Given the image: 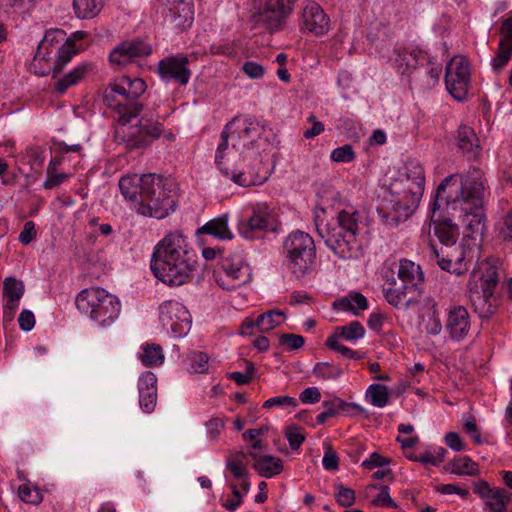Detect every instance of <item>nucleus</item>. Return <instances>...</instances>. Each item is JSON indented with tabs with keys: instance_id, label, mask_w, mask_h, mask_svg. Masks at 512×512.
Returning a JSON list of instances; mask_svg holds the SVG:
<instances>
[{
	"instance_id": "f257e3e1",
	"label": "nucleus",
	"mask_w": 512,
	"mask_h": 512,
	"mask_svg": "<svg viewBox=\"0 0 512 512\" xmlns=\"http://www.w3.org/2000/svg\"><path fill=\"white\" fill-rule=\"evenodd\" d=\"M488 191L484 173L476 167L466 173H455L444 178L436 190L433 212L438 201H444L452 210L459 209L466 236L482 237L486 232L485 199Z\"/></svg>"
},
{
	"instance_id": "f03ea898",
	"label": "nucleus",
	"mask_w": 512,
	"mask_h": 512,
	"mask_svg": "<svg viewBox=\"0 0 512 512\" xmlns=\"http://www.w3.org/2000/svg\"><path fill=\"white\" fill-rule=\"evenodd\" d=\"M119 189L143 216L163 219L175 210L176 184L170 178L155 173L126 175L119 180Z\"/></svg>"
},
{
	"instance_id": "7ed1b4c3",
	"label": "nucleus",
	"mask_w": 512,
	"mask_h": 512,
	"mask_svg": "<svg viewBox=\"0 0 512 512\" xmlns=\"http://www.w3.org/2000/svg\"><path fill=\"white\" fill-rule=\"evenodd\" d=\"M150 267L163 283L181 286L193 279L197 255L182 233L171 232L154 247Z\"/></svg>"
},
{
	"instance_id": "20e7f679",
	"label": "nucleus",
	"mask_w": 512,
	"mask_h": 512,
	"mask_svg": "<svg viewBox=\"0 0 512 512\" xmlns=\"http://www.w3.org/2000/svg\"><path fill=\"white\" fill-rule=\"evenodd\" d=\"M425 172L419 161L405 162L400 177L390 185L393 196L392 212L386 216L388 223L397 225L406 220L418 207L424 193Z\"/></svg>"
},
{
	"instance_id": "39448f33",
	"label": "nucleus",
	"mask_w": 512,
	"mask_h": 512,
	"mask_svg": "<svg viewBox=\"0 0 512 512\" xmlns=\"http://www.w3.org/2000/svg\"><path fill=\"white\" fill-rule=\"evenodd\" d=\"M502 263L497 258H487L477 263L471 278H478L477 281L470 280L469 299L474 312L482 320L491 319L498 311L501 301L495 295L496 287L500 282V270Z\"/></svg>"
},
{
	"instance_id": "423d86ee",
	"label": "nucleus",
	"mask_w": 512,
	"mask_h": 512,
	"mask_svg": "<svg viewBox=\"0 0 512 512\" xmlns=\"http://www.w3.org/2000/svg\"><path fill=\"white\" fill-rule=\"evenodd\" d=\"M359 223L360 213L352 206L339 210L333 225L323 226L319 215H315L318 234L334 254L342 259H350L357 255Z\"/></svg>"
},
{
	"instance_id": "0eeeda50",
	"label": "nucleus",
	"mask_w": 512,
	"mask_h": 512,
	"mask_svg": "<svg viewBox=\"0 0 512 512\" xmlns=\"http://www.w3.org/2000/svg\"><path fill=\"white\" fill-rule=\"evenodd\" d=\"M397 267V278L393 270L391 277L386 276L383 295L392 307L407 309L419 302L423 293L424 273L420 265L405 258L399 261Z\"/></svg>"
},
{
	"instance_id": "6e6552de",
	"label": "nucleus",
	"mask_w": 512,
	"mask_h": 512,
	"mask_svg": "<svg viewBox=\"0 0 512 512\" xmlns=\"http://www.w3.org/2000/svg\"><path fill=\"white\" fill-rule=\"evenodd\" d=\"M146 88L147 85L143 79L122 75L104 90L103 102L117 114L118 125H127L141 113L143 105L138 99L144 94Z\"/></svg>"
},
{
	"instance_id": "1a4fd4ad",
	"label": "nucleus",
	"mask_w": 512,
	"mask_h": 512,
	"mask_svg": "<svg viewBox=\"0 0 512 512\" xmlns=\"http://www.w3.org/2000/svg\"><path fill=\"white\" fill-rule=\"evenodd\" d=\"M77 309L107 327L114 323L121 312L120 300L101 287H89L78 293L75 299Z\"/></svg>"
},
{
	"instance_id": "9d476101",
	"label": "nucleus",
	"mask_w": 512,
	"mask_h": 512,
	"mask_svg": "<svg viewBox=\"0 0 512 512\" xmlns=\"http://www.w3.org/2000/svg\"><path fill=\"white\" fill-rule=\"evenodd\" d=\"M283 247L292 273L298 278L305 275L316 257L313 238L302 231H293L284 241Z\"/></svg>"
},
{
	"instance_id": "9b49d317",
	"label": "nucleus",
	"mask_w": 512,
	"mask_h": 512,
	"mask_svg": "<svg viewBox=\"0 0 512 512\" xmlns=\"http://www.w3.org/2000/svg\"><path fill=\"white\" fill-rule=\"evenodd\" d=\"M429 251L442 270L457 276L464 275L469 270L478 254L475 249L464 245L438 247L432 243L429 245Z\"/></svg>"
},
{
	"instance_id": "f8f14e48",
	"label": "nucleus",
	"mask_w": 512,
	"mask_h": 512,
	"mask_svg": "<svg viewBox=\"0 0 512 512\" xmlns=\"http://www.w3.org/2000/svg\"><path fill=\"white\" fill-rule=\"evenodd\" d=\"M162 123L142 117L138 124L121 126L116 129L115 137L125 144L129 150L148 147L163 133Z\"/></svg>"
},
{
	"instance_id": "ddd939ff",
	"label": "nucleus",
	"mask_w": 512,
	"mask_h": 512,
	"mask_svg": "<svg viewBox=\"0 0 512 512\" xmlns=\"http://www.w3.org/2000/svg\"><path fill=\"white\" fill-rule=\"evenodd\" d=\"M37 50L44 55L54 57L58 61V66H66L71 59L78 53L76 43L62 29L48 30L42 41L39 43Z\"/></svg>"
},
{
	"instance_id": "4468645a",
	"label": "nucleus",
	"mask_w": 512,
	"mask_h": 512,
	"mask_svg": "<svg viewBox=\"0 0 512 512\" xmlns=\"http://www.w3.org/2000/svg\"><path fill=\"white\" fill-rule=\"evenodd\" d=\"M230 137L232 138V125L227 124L221 132V142L218 145L215 155V161L219 169L226 176L231 174L232 181L240 186L249 187L261 183L262 178L255 172L254 166L250 164H244L234 170L222 167L223 153L228 148Z\"/></svg>"
},
{
	"instance_id": "2eb2a0df",
	"label": "nucleus",
	"mask_w": 512,
	"mask_h": 512,
	"mask_svg": "<svg viewBox=\"0 0 512 512\" xmlns=\"http://www.w3.org/2000/svg\"><path fill=\"white\" fill-rule=\"evenodd\" d=\"M255 23L262 25L269 32L281 30L296 0H262Z\"/></svg>"
},
{
	"instance_id": "dca6fc26",
	"label": "nucleus",
	"mask_w": 512,
	"mask_h": 512,
	"mask_svg": "<svg viewBox=\"0 0 512 512\" xmlns=\"http://www.w3.org/2000/svg\"><path fill=\"white\" fill-rule=\"evenodd\" d=\"M445 83L452 97L459 101L465 99L470 84V65L467 58L456 56L448 62Z\"/></svg>"
},
{
	"instance_id": "f3484780",
	"label": "nucleus",
	"mask_w": 512,
	"mask_h": 512,
	"mask_svg": "<svg viewBox=\"0 0 512 512\" xmlns=\"http://www.w3.org/2000/svg\"><path fill=\"white\" fill-rule=\"evenodd\" d=\"M239 233L246 239H253L257 232L275 231L274 212L266 203H258L251 209V215L240 221Z\"/></svg>"
},
{
	"instance_id": "a211bd4d",
	"label": "nucleus",
	"mask_w": 512,
	"mask_h": 512,
	"mask_svg": "<svg viewBox=\"0 0 512 512\" xmlns=\"http://www.w3.org/2000/svg\"><path fill=\"white\" fill-rule=\"evenodd\" d=\"M214 276L219 286L231 290L246 282L247 266L240 255H227L221 260L219 271H216Z\"/></svg>"
},
{
	"instance_id": "6ab92c4d",
	"label": "nucleus",
	"mask_w": 512,
	"mask_h": 512,
	"mask_svg": "<svg viewBox=\"0 0 512 512\" xmlns=\"http://www.w3.org/2000/svg\"><path fill=\"white\" fill-rule=\"evenodd\" d=\"M160 320L164 327L176 335H181L189 330L191 316L183 304L169 300L160 306Z\"/></svg>"
},
{
	"instance_id": "aec40b11",
	"label": "nucleus",
	"mask_w": 512,
	"mask_h": 512,
	"mask_svg": "<svg viewBox=\"0 0 512 512\" xmlns=\"http://www.w3.org/2000/svg\"><path fill=\"white\" fill-rule=\"evenodd\" d=\"M189 63L188 56L183 54L165 57L158 62V73L164 80L185 86L191 78Z\"/></svg>"
},
{
	"instance_id": "412c9836",
	"label": "nucleus",
	"mask_w": 512,
	"mask_h": 512,
	"mask_svg": "<svg viewBox=\"0 0 512 512\" xmlns=\"http://www.w3.org/2000/svg\"><path fill=\"white\" fill-rule=\"evenodd\" d=\"M152 53V47L142 39L121 42L110 53L109 60L118 66H125L137 58L147 57Z\"/></svg>"
},
{
	"instance_id": "4be33fe9",
	"label": "nucleus",
	"mask_w": 512,
	"mask_h": 512,
	"mask_svg": "<svg viewBox=\"0 0 512 512\" xmlns=\"http://www.w3.org/2000/svg\"><path fill=\"white\" fill-rule=\"evenodd\" d=\"M474 493L485 500V505L492 512H505L511 502V493L504 488L491 487L486 481L474 485Z\"/></svg>"
},
{
	"instance_id": "5701e85b",
	"label": "nucleus",
	"mask_w": 512,
	"mask_h": 512,
	"mask_svg": "<svg viewBox=\"0 0 512 512\" xmlns=\"http://www.w3.org/2000/svg\"><path fill=\"white\" fill-rule=\"evenodd\" d=\"M228 125H232V140H243L242 146L253 145L265 130V124L254 117H235Z\"/></svg>"
},
{
	"instance_id": "b1692460",
	"label": "nucleus",
	"mask_w": 512,
	"mask_h": 512,
	"mask_svg": "<svg viewBox=\"0 0 512 512\" xmlns=\"http://www.w3.org/2000/svg\"><path fill=\"white\" fill-rule=\"evenodd\" d=\"M500 41L491 61L494 72L502 71L512 59V14L502 21L500 27Z\"/></svg>"
},
{
	"instance_id": "393cba45",
	"label": "nucleus",
	"mask_w": 512,
	"mask_h": 512,
	"mask_svg": "<svg viewBox=\"0 0 512 512\" xmlns=\"http://www.w3.org/2000/svg\"><path fill=\"white\" fill-rule=\"evenodd\" d=\"M445 329L454 341L464 340L471 329V318L466 307L461 305L449 309Z\"/></svg>"
},
{
	"instance_id": "a878e982",
	"label": "nucleus",
	"mask_w": 512,
	"mask_h": 512,
	"mask_svg": "<svg viewBox=\"0 0 512 512\" xmlns=\"http://www.w3.org/2000/svg\"><path fill=\"white\" fill-rule=\"evenodd\" d=\"M166 6L168 19L176 28L185 29L193 22V3L191 0H160Z\"/></svg>"
},
{
	"instance_id": "bb28decb",
	"label": "nucleus",
	"mask_w": 512,
	"mask_h": 512,
	"mask_svg": "<svg viewBox=\"0 0 512 512\" xmlns=\"http://www.w3.org/2000/svg\"><path fill=\"white\" fill-rule=\"evenodd\" d=\"M329 17L316 2H309L302 12V28L315 35H323L329 30Z\"/></svg>"
},
{
	"instance_id": "cd10ccee",
	"label": "nucleus",
	"mask_w": 512,
	"mask_h": 512,
	"mask_svg": "<svg viewBox=\"0 0 512 512\" xmlns=\"http://www.w3.org/2000/svg\"><path fill=\"white\" fill-rule=\"evenodd\" d=\"M395 62L399 68L403 69V74H413V78L415 79V75L417 71H419L420 66L428 62V54L419 49L409 51L404 48L397 51Z\"/></svg>"
},
{
	"instance_id": "c85d7f7f",
	"label": "nucleus",
	"mask_w": 512,
	"mask_h": 512,
	"mask_svg": "<svg viewBox=\"0 0 512 512\" xmlns=\"http://www.w3.org/2000/svg\"><path fill=\"white\" fill-rule=\"evenodd\" d=\"M456 141L457 147L469 160L476 159L480 154L479 139L474 129L470 126L462 124L458 127Z\"/></svg>"
},
{
	"instance_id": "c756f323",
	"label": "nucleus",
	"mask_w": 512,
	"mask_h": 512,
	"mask_svg": "<svg viewBox=\"0 0 512 512\" xmlns=\"http://www.w3.org/2000/svg\"><path fill=\"white\" fill-rule=\"evenodd\" d=\"M24 294V284L13 277H7L3 282V296L6 303L3 307L4 316L12 317V312L17 308L18 301Z\"/></svg>"
},
{
	"instance_id": "7c9ffc66",
	"label": "nucleus",
	"mask_w": 512,
	"mask_h": 512,
	"mask_svg": "<svg viewBox=\"0 0 512 512\" xmlns=\"http://www.w3.org/2000/svg\"><path fill=\"white\" fill-rule=\"evenodd\" d=\"M249 455L255 459L253 468L262 477L272 478L283 471V461L273 456H259L256 452H249Z\"/></svg>"
},
{
	"instance_id": "2f4dec72",
	"label": "nucleus",
	"mask_w": 512,
	"mask_h": 512,
	"mask_svg": "<svg viewBox=\"0 0 512 512\" xmlns=\"http://www.w3.org/2000/svg\"><path fill=\"white\" fill-rule=\"evenodd\" d=\"M57 59L41 53L40 50L36 51L33 60L30 63V71L38 76H46L50 73L53 78H57L65 66H58Z\"/></svg>"
},
{
	"instance_id": "473e14b6",
	"label": "nucleus",
	"mask_w": 512,
	"mask_h": 512,
	"mask_svg": "<svg viewBox=\"0 0 512 512\" xmlns=\"http://www.w3.org/2000/svg\"><path fill=\"white\" fill-rule=\"evenodd\" d=\"M197 235H211L220 240H230L233 235L228 227V215L224 214L211 219L198 228Z\"/></svg>"
},
{
	"instance_id": "72a5a7b5",
	"label": "nucleus",
	"mask_w": 512,
	"mask_h": 512,
	"mask_svg": "<svg viewBox=\"0 0 512 512\" xmlns=\"http://www.w3.org/2000/svg\"><path fill=\"white\" fill-rule=\"evenodd\" d=\"M324 410L318 414L316 421L318 424H324L327 419L336 416L340 412H348L349 410L362 413L364 409L356 403H346L340 398H335L322 403Z\"/></svg>"
},
{
	"instance_id": "f704fd0d",
	"label": "nucleus",
	"mask_w": 512,
	"mask_h": 512,
	"mask_svg": "<svg viewBox=\"0 0 512 512\" xmlns=\"http://www.w3.org/2000/svg\"><path fill=\"white\" fill-rule=\"evenodd\" d=\"M434 234L439 239V247L454 246L459 237V228L451 219L445 218L434 222Z\"/></svg>"
},
{
	"instance_id": "c9c22d12",
	"label": "nucleus",
	"mask_w": 512,
	"mask_h": 512,
	"mask_svg": "<svg viewBox=\"0 0 512 512\" xmlns=\"http://www.w3.org/2000/svg\"><path fill=\"white\" fill-rule=\"evenodd\" d=\"M441 72L442 65L428 55V62L420 66L414 80L421 81L423 86L430 88L438 82Z\"/></svg>"
},
{
	"instance_id": "e433bc0d",
	"label": "nucleus",
	"mask_w": 512,
	"mask_h": 512,
	"mask_svg": "<svg viewBox=\"0 0 512 512\" xmlns=\"http://www.w3.org/2000/svg\"><path fill=\"white\" fill-rule=\"evenodd\" d=\"M89 69L90 65L87 63L78 65L55 83L54 90L60 94H63L69 87L80 82L85 77Z\"/></svg>"
},
{
	"instance_id": "4c0bfd02",
	"label": "nucleus",
	"mask_w": 512,
	"mask_h": 512,
	"mask_svg": "<svg viewBox=\"0 0 512 512\" xmlns=\"http://www.w3.org/2000/svg\"><path fill=\"white\" fill-rule=\"evenodd\" d=\"M286 319V314L278 309L270 310L259 315L256 319V327L265 333L281 325Z\"/></svg>"
},
{
	"instance_id": "58836bf2",
	"label": "nucleus",
	"mask_w": 512,
	"mask_h": 512,
	"mask_svg": "<svg viewBox=\"0 0 512 512\" xmlns=\"http://www.w3.org/2000/svg\"><path fill=\"white\" fill-rule=\"evenodd\" d=\"M448 465L450 472L456 475L477 476L480 473L479 465L469 456L454 458Z\"/></svg>"
},
{
	"instance_id": "ea45409f",
	"label": "nucleus",
	"mask_w": 512,
	"mask_h": 512,
	"mask_svg": "<svg viewBox=\"0 0 512 512\" xmlns=\"http://www.w3.org/2000/svg\"><path fill=\"white\" fill-rule=\"evenodd\" d=\"M75 14L80 19H90L103 8L102 0H73Z\"/></svg>"
},
{
	"instance_id": "a19ab883",
	"label": "nucleus",
	"mask_w": 512,
	"mask_h": 512,
	"mask_svg": "<svg viewBox=\"0 0 512 512\" xmlns=\"http://www.w3.org/2000/svg\"><path fill=\"white\" fill-rule=\"evenodd\" d=\"M139 359L146 367L159 366L164 362L163 349L159 344L147 343L142 346V353Z\"/></svg>"
},
{
	"instance_id": "79ce46f5",
	"label": "nucleus",
	"mask_w": 512,
	"mask_h": 512,
	"mask_svg": "<svg viewBox=\"0 0 512 512\" xmlns=\"http://www.w3.org/2000/svg\"><path fill=\"white\" fill-rule=\"evenodd\" d=\"M247 455L242 451L231 453L226 460V469L237 478H248L249 473L245 463Z\"/></svg>"
},
{
	"instance_id": "37998d69",
	"label": "nucleus",
	"mask_w": 512,
	"mask_h": 512,
	"mask_svg": "<svg viewBox=\"0 0 512 512\" xmlns=\"http://www.w3.org/2000/svg\"><path fill=\"white\" fill-rule=\"evenodd\" d=\"M332 335H338V340L356 341L365 335V329L359 321H352L347 325L336 327Z\"/></svg>"
},
{
	"instance_id": "c03bdc74",
	"label": "nucleus",
	"mask_w": 512,
	"mask_h": 512,
	"mask_svg": "<svg viewBox=\"0 0 512 512\" xmlns=\"http://www.w3.org/2000/svg\"><path fill=\"white\" fill-rule=\"evenodd\" d=\"M366 397L373 406L382 408L389 403V390L385 385L372 384L366 391Z\"/></svg>"
},
{
	"instance_id": "a18cd8bd",
	"label": "nucleus",
	"mask_w": 512,
	"mask_h": 512,
	"mask_svg": "<svg viewBox=\"0 0 512 512\" xmlns=\"http://www.w3.org/2000/svg\"><path fill=\"white\" fill-rule=\"evenodd\" d=\"M312 372L317 378L322 380L338 379L343 374L341 367L329 362L316 363Z\"/></svg>"
},
{
	"instance_id": "49530a36",
	"label": "nucleus",
	"mask_w": 512,
	"mask_h": 512,
	"mask_svg": "<svg viewBox=\"0 0 512 512\" xmlns=\"http://www.w3.org/2000/svg\"><path fill=\"white\" fill-rule=\"evenodd\" d=\"M325 345L329 349H331L335 352H338L342 356L349 358V359L360 360L364 357V353L352 350L349 347L341 344L340 341L338 340V335H330L327 338Z\"/></svg>"
},
{
	"instance_id": "de8ad7c7",
	"label": "nucleus",
	"mask_w": 512,
	"mask_h": 512,
	"mask_svg": "<svg viewBox=\"0 0 512 512\" xmlns=\"http://www.w3.org/2000/svg\"><path fill=\"white\" fill-rule=\"evenodd\" d=\"M18 494L22 501L38 505L42 502L43 495L41 491L31 484H22L18 488Z\"/></svg>"
},
{
	"instance_id": "09e8293b",
	"label": "nucleus",
	"mask_w": 512,
	"mask_h": 512,
	"mask_svg": "<svg viewBox=\"0 0 512 512\" xmlns=\"http://www.w3.org/2000/svg\"><path fill=\"white\" fill-rule=\"evenodd\" d=\"M34 2L35 0H0V6L7 12L12 10L17 13H24L33 7Z\"/></svg>"
},
{
	"instance_id": "8fccbe9b",
	"label": "nucleus",
	"mask_w": 512,
	"mask_h": 512,
	"mask_svg": "<svg viewBox=\"0 0 512 512\" xmlns=\"http://www.w3.org/2000/svg\"><path fill=\"white\" fill-rule=\"evenodd\" d=\"M140 407L146 413L154 410L157 403V390H143L139 391Z\"/></svg>"
},
{
	"instance_id": "3c124183",
	"label": "nucleus",
	"mask_w": 512,
	"mask_h": 512,
	"mask_svg": "<svg viewBox=\"0 0 512 512\" xmlns=\"http://www.w3.org/2000/svg\"><path fill=\"white\" fill-rule=\"evenodd\" d=\"M330 157L334 162L349 163L355 159V152L350 144H345L334 149Z\"/></svg>"
},
{
	"instance_id": "603ef678",
	"label": "nucleus",
	"mask_w": 512,
	"mask_h": 512,
	"mask_svg": "<svg viewBox=\"0 0 512 512\" xmlns=\"http://www.w3.org/2000/svg\"><path fill=\"white\" fill-rule=\"evenodd\" d=\"M255 367L253 362L245 361V372H232L229 374V379L234 380L238 385H246L250 383L254 375Z\"/></svg>"
},
{
	"instance_id": "864d4df0",
	"label": "nucleus",
	"mask_w": 512,
	"mask_h": 512,
	"mask_svg": "<svg viewBox=\"0 0 512 512\" xmlns=\"http://www.w3.org/2000/svg\"><path fill=\"white\" fill-rule=\"evenodd\" d=\"M285 436L292 450H297L305 441V435L301 432V428L297 426H288L285 429Z\"/></svg>"
},
{
	"instance_id": "5fc2aeb1",
	"label": "nucleus",
	"mask_w": 512,
	"mask_h": 512,
	"mask_svg": "<svg viewBox=\"0 0 512 512\" xmlns=\"http://www.w3.org/2000/svg\"><path fill=\"white\" fill-rule=\"evenodd\" d=\"M322 464L324 469L328 471H335L339 468V457L331 444L325 443Z\"/></svg>"
},
{
	"instance_id": "6e6d98bb",
	"label": "nucleus",
	"mask_w": 512,
	"mask_h": 512,
	"mask_svg": "<svg viewBox=\"0 0 512 512\" xmlns=\"http://www.w3.org/2000/svg\"><path fill=\"white\" fill-rule=\"evenodd\" d=\"M69 178V175L66 173H59L53 171L52 168H47L46 170V180L43 183V187L45 189H53L59 185H61L64 181Z\"/></svg>"
},
{
	"instance_id": "4d7b16f0",
	"label": "nucleus",
	"mask_w": 512,
	"mask_h": 512,
	"mask_svg": "<svg viewBox=\"0 0 512 512\" xmlns=\"http://www.w3.org/2000/svg\"><path fill=\"white\" fill-rule=\"evenodd\" d=\"M280 345H286L290 350H297L303 347L305 339L301 335L283 333L279 336Z\"/></svg>"
},
{
	"instance_id": "13d9d810",
	"label": "nucleus",
	"mask_w": 512,
	"mask_h": 512,
	"mask_svg": "<svg viewBox=\"0 0 512 512\" xmlns=\"http://www.w3.org/2000/svg\"><path fill=\"white\" fill-rule=\"evenodd\" d=\"M337 489V502L343 506V507H349L354 504L355 502V492L354 490L344 487L343 485L339 484L336 486Z\"/></svg>"
},
{
	"instance_id": "bf43d9fd",
	"label": "nucleus",
	"mask_w": 512,
	"mask_h": 512,
	"mask_svg": "<svg viewBox=\"0 0 512 512\" xmlns=\"http://www.w3.org/2000/svg\"><path fill=\"white\" fill-rule=\"evenodd\" d=\"M37 230L33 221H27L24 223L23 230L20 232L18 240L22 245H29L31 242L36 240Z\"/></svg>"
},
{
	"instance_id": "052dcab7",
	"label": "nucleus",
	"mask_w": 512,
	"mask_h": 512,
	"mask_svg": "<svg viewBox=\"0 0 512 512\" xmlns=\"http://www.w3.org/2000/svg\"><path fill=\"white\" fill-rule=\"evenodd\" d=\"M208 437L211 440H216L224 429L225 423L222 418L213 417L205 423Z\"/></svg>"
},
{
	"instance_id": "680f3d73",
	"label": "nucleus",
	"mask_w": 512,
	"mask_h": 512,
	"mask_svg": "<svg viewBox=\"0 0 512 512\" xmlns=\"http://www.w3.org/2000/svg\"><path fill=\"white\" fill-rule=\"evenodd\" d=\"M242 71L251 79H260L265 74V68L255 61H246L242 65Z\"/></svg>"
},
{
	"instance_id": "e2e57ef3",
	"label": "nucleus",
	"mask_w": 512,
	"mask_h": 512,
	"mask_svg": "<svg viewBox=\"0 0 512 512\" xmlns=\"http://www.w3.org/2000/svg\"><path fill=\"white\" fill-rule=\"evenodd\" d=\"M191 367L197 373H204L208 369L209 357L204 352H195L191 357Z\"/></svg>"
},
{
	"instance_id": "0e129e2a",
	"label": "nucleus",
	"mask_w": 512,
	"mask_h": 512,
	"mask_svg": "<svg viewBox=\"0 0 512 512\" xmlns=\"http://www.w3.org/2000/svg\"><path fill=\"white\" fill-rule=\"evenodd\" d=\"M297 405V400L293 397L289 396H276L266 400L263 403V408H273L276 406H292L295 407Z\"/></svg>"
},
{
	"instance_id": "69168bd1",
	"label": "nucleus",
	"mask_w": 512,
	"mask_h": 512,
	"mask_svg": "<svg viewBox=\"0 0 512 512\" xmlns=\"http://www.w3.org/2000/svg\"><path fill=\"white\" fill-rule=\"evenodd\" d=\"M499 237L503 241H512V209L503 217Z\"/></svg>"
},
{
	"instance_id": "338daca9",
	"label": "nucleus",
	"mask_w": 512,
	"mask_h": 512,
	"mask_svg": "<svg viewBox=\"0 0 512 512\" xmlns=\"http://www.w3.org/2000/svg\"><path fill=\"white\" fill-rule=\"evenodd\" d=\"M157 377L153 372L146 371L144 372L138 381V389L139 391L143 390H157Z\"/></svg>"
},
{
	"instance_id": "774afa93",
	"label": "nucleus",
	"mask_w": 512,
	"mask_h": 512,
	"mask_svg": "<svg viewBox=\"0 0 512 512\" xmlns=\"http://www.w3.org/2000/svg\"><path fill=\"white\" fill-rule=\"evenodd\" d=\"M373 504L376 506L389 507V508L396 507L395 502L390 497L388 486H382L380 488V492L377 495V497L373 500Z\"/></svg>"
}]
</instances>
